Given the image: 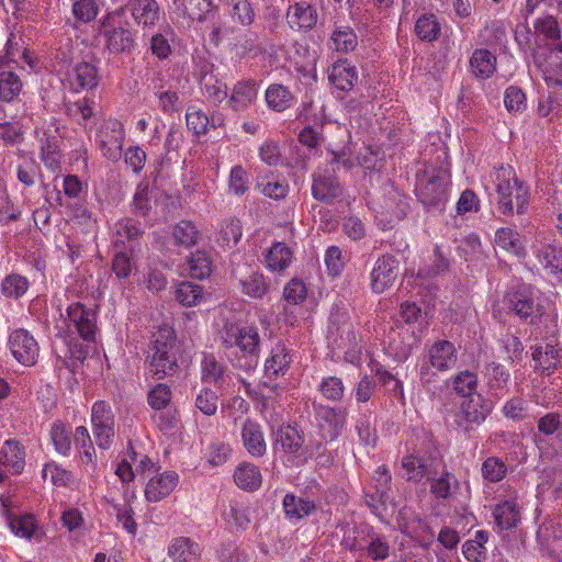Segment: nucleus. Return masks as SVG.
<instances>
[{
    "mask_svg": "<svg viewBox=\"0 0 562 562\" xmlns=\"http://www.w3.org/2000/svg\"><path fill=\"white\" fill-rule=\"evenodd\" d=\"M221 347L233 367L246 372L259 362V335L255 327L241 326L229 318H222L217 331Z\"/></svg>",
    "mask_w": 562,
    "mask_h": 562,
    "instance_id": "obj_1",
    "label": "nucleus"
},
{
    "mask_svg": "<svg viewBox=\"0 0 562 562\" xmlns=\"http://www.w3.org/2000/svg\"><path fill=\"white\" fill-rule=\"evenodd\" d=\"M181 346L175 330L160 327L151 336L145 357V368L157 380L173 376L179 371Z\"/></svg>",
    "mask_w": 562,
    "mask_h": 562,
    "instance_id": "obj_2",
    "label": "nucleus"
},
{
    "mask_svg": "<svg viewBox=\"0 0 562 562\" xmlns=\"http://www.w3.org/2000/svg\"><path fill=\"white\" fill-rule=\"evenodd\" d=\"M496 209L505 216L522 215L530 200L529 187L516 177L510 166H502L495 171Z\"/></svg>",
    "mask_w": 562,
    "mask_h": 562,
    "instance_id": "obj_3",
    "label": "nucleus"
},
{
    "mask_svg": "<svg viewBox=\"0 0 562 562\" xmlns=\"http://www.w3.org/2000/svg\"><path fill=\"white\" fill-rule=\"evenodd\" d=\"M449 175L442 167L425 165L416 172L415 193L427 211L441 212L448 202Z\"/></svg>",
    "mask_w": 562,
    "mask_h": 562,
    "instance_id": "obj_4",
    "label": "nucleus"
},
{
    "mask_svg": "<svg viewBox=\"0 0 562 562\" xmlns=\"http://www.w3.org/2000/svg\"><path fill=\"white\" fill-rule=\"evenodd\" d=\"M458 361L456 346L446 339H440L430 345L419 364V382L426 391L437 382V373L453 369Z\"/></svg>",
    "mask_w": 562,
    "mask_h": 562,
    "instance_id": "obj_5",
    "label": "nucleus"
},
{
    "mask_svg": "<svg viewBox=\"0 0 562 562\" xmlns=\"http://www.w3.org/2000/svg\"><path fill=\"white\" fill-rule=\"evenodd\" d=\"M503 304L509 313L530 325L539 324L544 314L535 292L526 285L509 290L503 297Z\"/></svg>",
    "mask_w": 562,
    "mask_h": 562,
    "instance_id": "obj_6",
    "label": "nucleus"
},
{
    "mask_svg": "<svg viewBox=\"0 0 562 562\" xmlns=\"http://www.w3.org/2000/svg\"><path fill=\"white\" fill-rule=\"evenodd\" d=\"M99 33L104 42V49L110 55H131L136 47V31L127 21L119 24L99 25Z\"/></svg>",
    "mask_w": 562,
    "mask_h": 562,
    "instance_id": "obj_7",
    "label": "nucleus"
},
{
    "mask_svg": "<svg viewBox=\"0 0 562 562\" xmlns=\"http://www.w3.org/2000/svg\"><path fill=\"white\" fill-rule=\"evenodd\" d=\"M314 417L317 426L323 432L322 436L326 440H336L344 431L347 422V409L345 407H331L312 402Z\"/></svg>",
    "mask_w": 562,
    "mask_h": 562,
    "instance_id": "obj_8",
    "label": "nucleus"
},
{
    "mask_svg": "<svg viewBox=\"0 0 562 562\" xmlns=\"http://www.w3.org/2000/svg\"><path fill=\"white\" fill-rule=\"evenodd\" d=\"M8 348L12 357L25 367H33L38 359L40 346L31 333L24 328L11 331Z\"/></svg>",
    "mask_w": 562,
    "mask_h": 562,
    "instance_id": "obj_9",
    "label": "nucleus"
},
{
    "mask_svg": "<svg viewBox=\"0 0 562 562\" xmlns=\"http://www.w3.org/2000/svg\"><path fill=\"white\" fill-rule=\"evenodd\" d=\"M456 405L458 406L456 423L465 431L481 425L491 412L481 394L458 400Z\"/></svg>",
    "mask_w": 562,
    "mask_h": 562,
    "instance_id": "obj_10",
    "label": "nucleus"
},
{
    "mask_svg": "<svg viewBox=\"0 0 562 562\" xmlns=\"http://www.w3.org/2000/svg\"><path fill=\"white\" fill-rule=\"evenodd\" d=\"M67 326L74 327L82 340L93 341L97 330V313L81 302H74L66 308Z\"/></svg>",
    "mask_w": 562,
    "mask_h": 562,
    "instance_id": "obj_11",
    "label": "nucleus"
},
{
    "mask_svg": "<svg viewBox=\"0 0 562 562\" xmlns=\"http://www.w3.org/2000/svg\"><path fill=\"white\" fill-rule=\"evenodd\" d=\"M400 274V261L390 254L380 256L370 272L372 292L381 294L393 286Z\"/></svg>",
    "mask_w": 562,
    "mask_h": 562,
    "instance_id": "obj_12",
    "label": "nucleus"
},
{
    "mask_svg": "<svg viewBox=\"0 0 562 562\" xmlns=\"http://www.w3.org/2000/svg\"><path fill=\"white\" fill-rule=\"evenodd\" d=\"M201 380L204 383L213 384L221 394L227 393L233 383L232 372L214 353L203 355L201 360Z\"/></svg>",
    "mask_w": 562,
    "mask_h": 562,
    "instance_id": "obj_13",
    "label": "nucleus"
},
{
    "mask_svg": "<svg viewBox=\"0 0 562 562\" xmlns=\"http://www.w3.org/2000/svg\"><path fill=\"white\" fill-rule=\"evenodd\" d=\"M91 422L98 446L108 449L114 437V415L111 406L103 401L95 402L91 411Z\"/></svg>",
    "mask_w": 562,
    "mask_h": 562,
    "instance_id": "obj_14",
    "label": "nucleus"
},
{
    "mask_svg": "<svg viewBox=\"0 0 562 562\" xmlns=\"http://www.w3.org/2000/svg\"><path fill=\"white\" fill-rule=\"evenodd\" d=\"M328 80L334 88L337 100H344L345 93L350 91L358 81V71L346 59L336 61L328 70Z\"/></svg>",
    "mask_w": 562,
    "mask_h": 562,
    "instance_id": "obj_15",
    "label": "nucleus"
},
{
    "mask_svg": "<svg viewBox=\"0 0 562 562\" xmlns=\"http://www.w3.org/2000/svg\"><path fill=\"white\" fill-rule=\"evenodd\" d=\"M99 137V148L103 157L111 161H117L122 156L125 138L123 124L119 121L109 122Z\"/></svg>",
    "mask_w": 562,
    "mask_h": 562,
    "instance_id": "obj_16",
    "label": "nucleus"
},
{
    "mask_svg": "<svg viewBox=\"0 0 562 562\" xmlns=\"http://www.w3.org/2000/svg\"><path fill=\"white\" fill-rule=\"evenodd\" d=\"M304 441V432L297 426L289 425L283 430V453L289 454L288 462L295 467L304 464L308 459Z\"/></svg>",
    "mask_w": 562,
    "mask_h": 562,
    "instance_id": "obj_17",
    "label": "nucleus"
},
{
    "mask_svg": "<svg viewBox=\"0 0 562 562\" xmlns=\"http://www.w3.org/2000/svg\"><path fill=\"white\" fill-rule=\"evenodd\" d=\"M64 348L58 351L55 349L57 361L70 371H75L88 356V347L78 338L71 335L61 336Z\"/></svg>",
    "mask_w": 562,
    "mask_h": 562,
    "instance_id": "obj_18",
    "label": "nucleus"
},
{
    "mask_svg": "<svg viewBox=\"0 0 562 562\" xmlns=\"http://www.w3.org/2000/svg\"><path fill=\"white\" fill-rule=\"evenodd\" d=\"M532 256L538 265L551 273L562 271V248L540 239L531 245Z\"/></svg>",
    "mask_w": 562,
    "mask_h": 562,
    "instance_id": "obj_19",
    "label": "nucleus"
},
{
    "mask_svg": "<svg viewBox=\"0 0 562 562\" xmlns=\"http://www.w3.org/2000/svg\"><path fill=\"white\" fill-rule=\"evenodd\" d=\"M25 447L16 439H7L0 448V464L12 475H20L25 468Z\"/></svg>",
    "mask_w": 562,
    "mask_h": 562,
    "instance_id": "obj_20",
    "label": "nucleus"
},
{
    "mask_svg": "<svg viewBox=\"0 0 562 562\" xmlns=\"http://www.w3.org/2000/svg\"><path fill=\"white\" fill-rule=\"evenodd\" d=\"M11 501L10 496L0 494V506L2 512L5 513L8 525L11 531L22 538L31 539L37 530V524L34 515L24 514L21 516L10 515Z\"/></svg>",
    "mask_w": 562,
    "mask_h": 562,
    "instance_id": "obj_21",
    "label": "nucleus"
},
{
    "mask_svg": "<svg viewBox=\"0 0 562 562\" xmlns=\"http://www.w3.org/2000/svg\"><path fill=\"white\" fill-rule=\"evenodd\" d=\"M240 437L245 449L252 457H262L266 453L267 445L258 422L247 418L243 423Z\"/></svg>",
    "mask_w": 562,
    "mask_h": 562,
    "instance_id": "obj_22",
    "label": "nucleus"
},
{
    "mask_svg": "<svg viewBox=\"0 0 562 562\" xmlns=\"http://www.w3.org/2000/svg\"><path fill=\"white\" fill-rule=\"evenodd\" d=\"M23 88L20 76L13 70L11 61L0 59V100L11 103L20 95Z\"/></svg>",
    "mask_w": 562,
    "mask_h": 562,
    "instance_id": "obj_23",
    "label": "nucleus"
},
{
    "mask_svg": "<svg viewBox=\"0 0 562 562\" xmlns=\"http://www.w3.org/2000/svg\"><path fill=\"white\" fill-rule=\"evenodd\" d=\"M130 13L138 26L153 27L160 18V7L156 0H128Z\"/></svg>",
    "mask_w": 562,
    "mask_h": 562,
    "instance_id": "obj_24",
    "label": "nucleus"
},
{
    "mask_svg": "<svg viewBox=\"0 0 562 562\" xmlns=\"http://www.w3.org/2000/svg\"><path fill=\"white\" fill-rule=\"evenodd\" d=\"M281 371V360H279L278 353H272L265 363V372L261 380V394L265 398L263 406L268 408L270 406L269 401L272 395H278L280 387L279 372Z\"/></svg>",
    "mask_w": 562,
    "mask_h": 562,
    "instance_id": "obj_25",
    "label": "nucleus"
},
{
    "mask_svg": "<svg viewBox=\"0 0 562 562\" xmlns=\"http://www.w3.org/2000/svg\"><path fill=\"white\" fill-rule=\"evenodd\" d=\"M178 479L175 471H166L159 476L151 477L145 488L146 499L156 503L165 498L175 490Z\"/></svg>",
    "mask_w": 562,
    "mask_h": 562,
    "instance_id": "obj_26",
    "label": "nucleus"
},
{
    "mask_svg": "<svg viewBox=\"0 0 562 562\" xmlns=\"http://www.w3.org/2000/svg\"><path fill=\"white\" fill-rule=\"evenodd\" d=\"M483 373L492 395L502 397L507 393L510 373L503 364L491 361L485 364Z\"/></svg>",
    "mask_w": 562,
    "mask_h": 562,
    "instance_id": "obj_27",
    "label": "nucleus"
},
{
    "mask_svg": "<svg viewBox=\"0 0 562 562\" xmlns=\"http://www.w3.org/2000/svg\"><path fill=\"white\" fill-rule=\"evenodd\" d=\"M257 83L252 80L238 81L232 91L228 105L235 112L247 110L257 100Z\"/></svg>",
    "mask_w": 562,
    "mask_h": 562,
    "instance_id": "obj_28",
    "label": "nucleus"
},
{
    "mask_svg": "<svg viewBox=\"0 0 562 562\" xmlns=\"http://www.w3.org/2000/svg\"><path fill=\"white\" fill-rule=\"evenodd\" d=\"M168 555L175 562H196L200 559V546L188 537L172 539L168 548Z\"/></svg>",
    "mask_w": 562,
    "mask_h": 562,
    "instance_id": "obj_29",
    "label": "nucleus"
},
{
    "mask_svg": "<svg viewBox=\"0 0 562 562\" xmlns=\"http://www.w3.org/2000/svg\"><path fill=\"white\" fill-rule=\"evenodd\" d=\"M496 56L486 48H476L470 58V68L476 78L487 79L496 70Z\"/></svg>",
    "mask_w": 562,
    "mask_h": 562,
    "instance_id": "obj_30",
    "label": "nucleus"
},
{
    "mask_svg": "<svg viewBox=\"0 0 562 562\" xmlns=\"http://www.w3.org/2000/svg\"><path fill=\"white\" fill-rule=\"evenodd\" d=\"M531 357L535 361V370L540 371L542 374H549L560 362L559 351L551 344L536 346Z\"/></svg>",
    "mask_w": 562,
    "mask_h": 562,
    "instance_id": "obj_31",
    "label": "nucleus"
},
{
    "mask_svg": "<svg viewBox=\"0 0 562 562\" xmlns=\"http://www.w3.org/2000/svg\"><path fill=\"white\" fill-rule=\"evenodd\" d=\"M201 238V232L193 222L182 220L171 229L173 245L189 249L195 246Z\"/></svg>",
    "mask_w": 562,
    "mask_h": 562,
    "instance_id": "obj_32",
    "label": "nucleus"
},
{
    "mask_svg": "<svg viewBox=\"0 0 562 562\" xmlns=\"http://www.w3.org/2000/svg\"><path fill=\"white\" fill-rule=\"evenodd\" d=\"M71 83L76 90H91L99 83L98 68L90 63L81 61L72 68Z\"/></svg>",
    "mask_w": 562,
    "mask_h": 562,
    "instance_id": "obj_33",
    "label": "nucleus"
},
{
    "mask_svg": "<svg viewBox=\"0 0 562 562\" xmlns=\"http://www.w3.org/2000/svg\"><path fill=\"white\" fill-rule=\"evenodd\" d=\"M313 196L325 203H333L340 198L342 189L333 177H318L314 179L312 187Z\"/></svg>",
    "mask_w": 562,
    "mask_h": 562,
    "instance_id": "obj_34",
    "label": "nucleus"
},
{
    "mask_svg": "<svg viewBox=\"0 0 562 562\" xmlns=\"http://www.w3.org/2000/svg\"><path fill=\"white\" fill-rule=\"evenodd\" d=\"M364 532L368 536L364 551L367 557L373 561H384L390 557V543L385 536L374 531V529L366 528Z\"/></svg>",
    "mask_w": 562,
    "mask_h": 562,
    "instance_id": "obj_35",
    "label": "nucleus"
},
{
    "mask_svg": "<svg viewBox=\"0 0 562 562\" xmlns=\"http://www.w3.org/2000/svg\"><path fill=\"white\" fill-rule=\"evenodd\" d=\"M288 24L291 29H311L316 23V14L306 3H296L286 12Z\"/></svg>",
    "mask_w": 562,
    "mask_h": 562,
    "instance_id": "obj_36",
    "label": "nucleus"
},
{
    "mask_svg": "<svg viewBox=\"0 0 562 562\" xmlns=\"http://www.w3.org/2000/svg\"><path fill=\"white\" fill-rule=\"evenodd\" d=\"M450 385L459 400L477 395V375L470 370L458 372L450 379Z\"/></svg>",
    "mask_w": 562,
    "mask_h": 562,
    "instance_id": "obj_37",
    "label": "nucleus"
},
{
    "mask_svg": "<svg viewBox=\"0 0 562 562\" xmlns=\"http://www.w3.org/2000/svg\"><path fill=\"white\" fill-rule=\"evenodd\" d=\"M427 477L430 480V492L437 499H448L459 490V481L448 471H443L437 477Z\"/></svg>",
    "mask_w": 562,
    "mask_h": 562,
    "instance_id": "obj_38",
    "label": "nucleus"
},
{
    "mask_svg": "<svg viewBox=\"0 0 562 562\" xmlns=\"http://www.w3.org/2000/svg\"><path fill=\"white\" fill-rule=\"evenodd\" d=\"M493 516L501 529L508 530L516 526L520 518V513L514 501H505L496 505Z\"/></svg>",
    "mask_w": 562,
    "mask_h": 562,
    "instance_id": "obj_39",
    "label": "nucleus"
},
{
    "mask_svg": "<svg viewBox=\"0 0 562 562\" xmlns=\"http://www.w3.org/2000/svg\"><path fill=\"white\" fill-rule=\"evenodd\" d=\"M234 480L238 487L246 491H256L261 484V474L255 464L241 463L235 470Z\"/></svg>",
    "mask_w": 562,
    "mask_h": 562,
    "instance_id": "obj_40",
    "label": "nucleus"
},
{
    "mask_svg": "<svg viewBox=\"0 0 562 562\" xmlns=\"http://www.w3.org/2000/svg\"><path fill=\"white\" fill-rule=\"evenodd\" d=\"M224 518L229 528L236 531L245 530L250 524L249 508L237 501H231Z\"/></svg>",
    "mask_w": 562,
    "mask_h": 562,
    "instance_id": "obj_41",
    "label": "nucleus"
},
{
    "mask_svg": "<svg viewBox=\"0 0 562 562\" xmlns=\"http://www.w3.org/2000/svg\"><path fill=\"white\" fill-rule=\"evenodd\" d=\"M204 296L203 288L192 281H182L177 285L175 297L183 306H195Z\"/></svg>",
    "mask_w": 562,
    "mask_h": 562,
    "instance_id": "obj_42",
    "label": "nucleus"
},
{
    "mask_svg": "<svg viewBox=\"0 0 562 562\" xmlns=\"http://www.w3.org/2000/svg\"><path fill=\"white\" fill-rule=\"evenodd\" d=\"M495 243L498 247L521 257L525 255V247L518 232L509 227H502L495 233Z\"/></svg>",
    "mask_w": 562,
    "mask_h": 562,
    "instance_id": "obj_43",
    "label": "nucleus"
},
{
    "mask_svg": "<svg viewBox=\"0 0 562 562\" xmlns=\"http://www.w3.org/2000/svg\"><path fill=\"white\" fill-rule=\"evenodd\" d=\"M314 508L313 503L303 498H296L294 495L288 494L283 497V512L293 522L307 516Z\"/></svg>",
    "mask_w": 562,
    "mask_h": 562,
    "instance_id": "obj_44",
    "label": "nucleus"
},
{
    "mask_svg": "<svg viewBox=\"0 0 562 562\" xmlns=\"http://www.w3.org/2000/svg\"><path fill=\"white\" fill-rule=\"evenodd\" d=\"M431 265L428 268L419 269L416 279L420 280L422 282L432 279L436 276H439L449 269V260L445 256V254L441 251L439 246H435L432 258H431Z\"/></svg>",
    "mask_w": 562,
    "mask_h": 562,
    "instance_id": "obj_45",
    "label": "nucleus"
},
{
    "mask_svg": "<svg viewBox=\"0 0 562 562\" xmlns=\"http://www.w3.org/2000/svg\"><path fill=\"white\" fill-rule=\"evenodd\" d=\"M48 475L52 484L57 487H69L75 482L72 472L64 469L54 461L46 463L42 470L44 480H46Z\"/></svg>",
    "mask_w": 562,
    "mask_h": 562,
    "instance_id": "obj_46",
    "label": "nucleus"
},
{
    "mask_svg": "<svg viewBox=\"0 0 562 562\" xmlns=\"http://www.w3.org/2000/svg\"><path fill=\"white\" fill-rule=\"evenodd\" d=\"M243 235L240 221L236 217H229L223 221L217 243L223 247H234L240 240Z\"/></svg>",
    "mask_w": 562,
    "mask_h": 562,
    "instance_id": "obj_47",
    "label": "nucleus"
},
{
    "mask_svg": "<svg viewBox=\"0 0 562 562\" xmlns=\"http://www.w3.org/2000/svg\"><path fill=\"white\" fill-rule=\"evenodd\" d=\"M415 32L422 41L432 42L439 37L441 27L434 14H423L415 23Z\"/></svg>",
    "mask_w": 562,
    "mask_h": 562,
    "instance_id": "obj_48",
    "label": "nucleus"
},
{
    "mask_svg": "<svg viewBox=\"0 0 562 562\" xmlns=\"http://www.w3.org/2000/svg\"><path fill=\"white\" fill-rule=\"evenodd\" d=\"M123 497L125 503L119 504L115 502H111L113 512L115 514V517L119 522L122 524V527L132 536L136 535L137 531V524L133 517L134 512L132 508V505L130 504V501L127 498V493H123Z\"/></svg>",
    "mask_w": 562,
    "mask_h": 562,
    "instance_id": "obj_49",
    "label": "nucleus"
},
{
    "mask_svg": "<svg viewBox=\"0 0 562 562\" xmlns=\"http://www.w3.org/2000/svg\"><path fill=\"white\" fill-rule=\"evenodd\" d=\"M186 123L189 131L195 136L206 134L209 130V116L206 113L194 104H190L186 112Z\"/></svg>",
    "mask_w": 562,
    "mask_h": 562,
    "instance_id": "obj_50",
    "label": "nucleus"
},
{
    "mask_svg": "<svg viewBox=\"0 0 562 562\" xmlns=\"http://www.w3.org/2000/svg\"><path fill=\"white\" fill-rule=\"evenodd\" d=\"M331 48L340 53H349L358 45V37L350 27L336 29L330 37Z\"/></svg>",
    "mask_w": 562,
    "mask_h": 562,
    "instance_id": "obj_51",
    "label": "nucleus"
},
{
    "mask_svg": "<svg viewBox=\"0 0 562 562\" xmlns=\"http://www.w3.org/2000/svg\"><path fill=\"white\" fill-rule=\"evenodd\" d=\"M401 464L407 481L419 482L429 475L425 461L415 454L403 457Z\"/></svg>",
    "mask_w": 562,
    "mask_h": 562,
    "instance_id": "obj_52",
    "label": "nucleus"
},
{
    "mask_svg": "<svg viewBox=\"0 0 562 562\" xmlns=\"http://www.w3.org/2000/svg\"><path fill=\"white\" fill-rule=\"evenodd\" d=\"M192 278L203 280L212 272V260L206 251L196 250L188 261Z\"/></svg>",
    "mask_w": 562,
    "mask_h": 562,
    "instance_id": "obj_53",
    "label": "nucleus"
},
{
    "mask_svg": "<svg viewBox=\"0 0 562 562\" xmlns=\"http://www.w3.org/2000/svg\"><path fill=\"white\" fill-rule=\"evenodd\" d=\"M217 390L209 386L202 387L195 396L194 406L204 415L213 416L217 412L218 395Z\"/></svg>",
    "mask_w": 562,
    "mask_h": 562,
    "instance_id": "obj_54",
    "label": "nucleus"
},
{
    "mask_svg": "<svg viewBox=\"0 0 562 562\" xmlns=\"http://www.w3.org/2000/svg\"><path fill=\"white\" fill-rule=\"evenodd\" d=\"M100 9V2L98 0H75L71 11L76 21L90 23L95 20Z\"/></svg>",
    "mask_w": 562,
    "mask_h": 562,
    "instance_id": "obj_55",
    "label": "nucleus"
},
{
    "mask_svg": "<svg viewBox=\"0 0 562 562\" xmlns=\"http://www.w3.org/2000/svg\"><path fill=\"white\" fill-rule=\"evenodd\" d=\"M30 286L29 280L18 273L7 276L1 283L3 295L11 299L23 296Z\"/></svg>",
    "mask_w": 562,
    "mask_h": 562,
    "instance_id": "obj_56",
    "label": "nucleus"
},
{
    "mask_svg": "<svg viewBox=\"0 0 562 562\" xmlns=\"http://www.w3.org/2000/svg\"><path fill=\"white\" fill-rule=\"evenodd\" d=\"M355 339L350 325L337 326L330 324L328 327V340L333 349L342 350Z\"/></svg>",
    "mask_w": 562,
    "mask_h": 562,
    "instance_id": "obj_57",
    "label": "nucleus"
},
{
    "mask_svg": "<svg viewBox=\"0 0 562 562\" xmlns=\"http://www.w3.org/2000/svg\"><path fill=\"white\" fill-rule=\"evenodd\" d=\"M504 104L509 113H522L527 110L525 92L517 86H509L504 93Z\"/></svg>",
    "mask_w": 562,
    "mask_h": 562,
    "instance_id": "obj_58",
    "label": "nucleus"
},
{
    "mask_svg": "<svg viewBox=\"0 0 562 562\" xmlns=\"http://www.w3.org/2000/svg\"><path fill=\"white\" fill-rule=\"evenodd\" d=\"M481 471L484 480L491 483H496L505 477L507 473V465L497 457H488L484 460Z\"/></svg>",
    "mask_w": 562,
    "mask_h": 562,
    "instance_id": "obj_59",
    "label": "nucleus"
},
{
    "mask_svg": "<svg viewBox=\"0 0 562 562\" xmlns=\"http://www.w3.org/2000/svg\"><path fill=\"white\" fill-rule=\"evenodd\" d=\"M154 94L159 101V109L166 114H172L179 111V95L177 91L167 89L162 85L154 87Z\"/></svg>",
    "mask_w": 562,
    "mask_h": 562,
    "instance_id": "obj_60",
    "label": "nucleus"
},
{
    "mask_svg": "<svg viewBox=\"0 0 562 562\" xmlns=\"http://www.w3.org/2000/svg\"><path fill=\"white\" fill-rule=\"evenodd\" d=\"M321 394L328 401L340 402L345 394V385L340 378H324L318 386Z\"/></svg>",
    "mask_w": 562,
    "mask_h": 562,
    "instance_id": "obj_61",
    "label": "nucleus"
},
{
    "mask_svg": "<svg viewBox=\"0 0 562 562\" xmlns=\"http://www.w3.org/2000/svg\"><path fill=\"white\" fill-rule=\"evenodd\" d=\"M50 438L56 451L67 456L71 449V431L64 425L55 423L50 429Z\"/></svg>",
    "mask_w": 562,
    "mask_h": 562,
    "instance_id": "obj_62",
    "label": "nucleus"
},
{
    "mask_svg": "<svg viewBox=\"0 0 562 562\" xmlns=\"http://www.w3.org/2000/svg\"><path fill=\"white\" fill-rule=\"evenodd\" d=\"M239 283L243 292L255 299L262 297L267 291V284L263 276L257 272H252L246 278H241Z\"/></svg>",
    "mask_w": 562,
    "mask_h": 562,
    "instance_id": "obj_63",
    "label": "nucleus"
},
{
    "mask_svg": "<svg viewBox=\"0 0 562 562\" xmlns=\"http://www.w3.org/2000/svg\"><path fill=\"white\" fill-rule=\"evenodd\" d=\"M171 401V390L167 384L158 383L147 395L149 406L155 411H161L167 407Z\"/></svg>",
    "mask_w": 562,
    "mask_h": 562,
    "instance_id": "obj_64",
    "label": "nucleus"
}]
</instances>
